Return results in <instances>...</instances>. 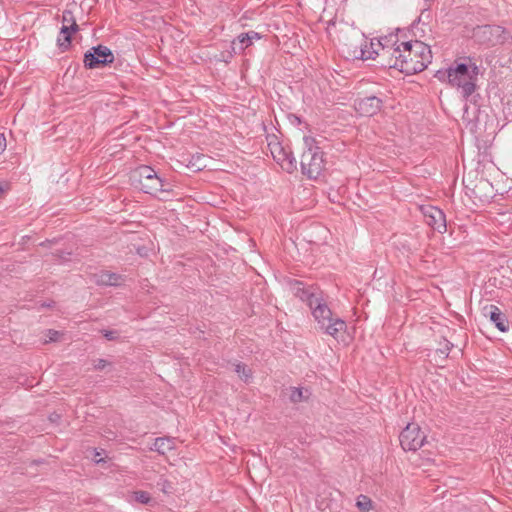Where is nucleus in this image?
<instances>
[{"instance_id":"obj_4","label":"nucleus","mask_w":512,"mask_h":512,"mask_svg":"<svg viewBox=\"0 0 512 512\" xmlns=\"http://www.w3.org/2000/svg\"><path fill=\"white\" fill-rule=\"evenodd\" d=\"M473 38L487 46L505 45L512 40V32L499 25H481L473 29Z\"/></svg>"},{"instance_id":"obj_3","label":"nucleus","mask_w":512,"mask_h":512,"mask_svg":"<svg viewBox=\"0 0 512 512\" xmlns=\"http://www.w3.org/2000/svg\"><path fill=\"white\" fill-rule=\"evenodd\" d=\"M469 63H455L446 71H438L436 77L445 81L452 87L460 90L462 96L467 99L476 90V82L479 75V67L468 58Z\"/></svg>"},{"instance_id":"obj_28","label":"nucleus","mask_w":512,"mask_h":512,"mask_svg":"<svg viewBox=\"0 0 512 512\" xmlns=\"http://www.w3.org/2000/svg\"><path fill=\"white\" fill-rule=\"evenodd\" d=\"M6 149V138L4 134H0V154Z\"/></svg>"},{"instance_id":"obj_19","label":"nucleus","mask_w":512,"mask_h":512,"mask_svg":"<svg viewBox=\"0 0 512 512\" xmlns=\"http://www.w3.org/2000/svg\"><path fill=\"white\" fill-rule=\"evenodd\" d=\"M289 398H290L291 402L299 403V402H302L304 400H307L308 399V395H304V391H303L302 388L292 387Z\"/></svg>"},{"instance_id":"obj_6","label":"nucleus","mask_w":512,"mask_h":512,"mask_svg":"<svg viewBox=\"0 0 512 512\" xmlns=\"http://www.w3.org/2000/svg\"><path fill=\"white\" fill-rule=\"evenodd\" d=\"M133 177L138 181L145 193L155 194L157 192L169 191L165 188L163 180L150 166H140L134 171Z\"/></svg>"},{"instance_id":"obj_11","label":"nucleus","mask_w":512,"mask_h":512,"mask_svg":"<svg viewBox=\"0 0 512 512\" xmlns=\"http://www.w3.org/2000/svg\"><path fill=\"white\" fill-rule=\"evenodd\" d=\"M273 159L288 173L297 169L296 159L291 152L287 151L279 142L269 143Z\"/></svg>"},{"instance_id":"obj_27","label":"nucleus","mask_w":512,"mask_h":512,"mask_svg":"<svg viewBox=\"0 0 512 512\" xmlns=\"http://www.w3.org/2000/svg\"><path fill=\"white\" fill-rule=\"evenodd\" d=\"M104 337L107 340H114V339L117 338V332L116 331H105L104 332Z\"/></svg>"},{"instance_id":"obj_29","label":"nucleus","mask_w":512,"mask_h":512,"mask_svg":"<svg viewBox=\"0 0 512 512\" xmlns=\"http://www.w3.org/2000/svg\"><path fill=\"white\" fill-rule=\"evenodd\" d=\"M245 34L249 36V41H250L251 43H252V41H253L254 39H258V38H259V34H258L257 32H255V31H250V32L245 33Z\"/></svg>"},{"instance_id":"obj_32","label":"nucleus","mask_w":512,"mask_h":512,"mask_svg":"<svg viewBox=\"0 0 512 512\" xmlns=\"http://www.w3.org/2000/svg\"><path fill=\"white\" fill-rule=\"evenodd\" d=\"M3 191L4 190H3L2 186H0V195L3 193Z\"/></svg>"},{"instance_id":"obj_33","label":"nucleus","mask_w":512,"mask_h":512,"mask_svg":"<svg viewBox=\"0 0 512 512\" xmlns=\"http://www.w3.org/2000/svg\"><path fill=\"white\" fill-rule=\"evenodd\" d=\"M42 306H47V307H49V306H50V304L42 303Z\"/></svg>"},{"instance_id":"obj_26","label":"nucleus","mask_w":512,"mask_h":512,"mask_svg":"<svg viewBox=\"0 0 512 512\" xmlns=\"http://www.w3.org/2000/svg\"><path fill=\"white\" fill-rule=\"evenodd\" d=\"M136 498L139 502L143 503V504H147L149 501H150V497L149 495L146 493V492H137L136 493Z\"/></svg>"},{"instance_id":"obj_20","label":"nucleus","mask_w":512,"mask_h":512,"mask_svg":"<svg viewBox=\"0 0 512 512\" xmlns=\"http://www.w3.org/2000/svg\"><path fill=\"white\" fill-rule=\"evenodd\" d=\"M235 372L244 381H248V379L251 377V371L247 369L246 365L242 363H238L235 365Z\"/></svg>"},{"instance_id":"obj_16","label":"nucleus","mask_w":512,"mask_h":512,"mask_svg":"<svg viewBox=\"0 0 512 512\" xmlns=\"http://www.w3.org/2000/svg\"><path fill=\"white\" fill-rule=\"evenodd\" d=\"M153 449L160 454L174 449V440L169 437H159L154 441Z\"/></svg>"},{"instance_id":"obj_12","label":"nucleus","mask_w":512,"mask_h":512,"mask_svg":"<svg viewBox=\"0 0 512 512\" xmlns=\"http://www.w3.org/2000/svg\"><path fill=\"white\" fill-rule=\"evenodd\" d=\"M422 214L425 218L427 225L432 227L439 233H444L447 230L446 217L442 210L437 207L427 205L421 206Z\"/></svg>"},{"instance_id":"obj_9","label":"nucleus","mask_w":512,"mask_h":512,"mask_svg":"<svg viewBox=\"0 0 512 512\" xmlns=\"http://www.w3.org/2000/svg\"><path fill=\"white\" fill-rule=\"evenodd\" d=\"M114 61L112 51L103 45L94 46L84 54V65L88 69H95Z\"/></svg>"},{"instance_id":"obj_13","label":"nucleus","mask_w":512,"mask_h":512,"mask_svg":"<svg viewBox=\"0 0 512 512\" xmlns=\"http://www.w3.org/2000/svg\"><path fill=\"white\" fill-rule=\"evenodd\" d=\"M382 106V100L376 96H368L356 99L354 107L356 111L362 116H373L377 114Z\"/></svg>"},{"instance_id":"obj_25","label":"nucleus","mask_w":512,"mask_h":512,"mask_svg":"<svg viewBox=\"0 0 512 512\" xmlns=\"http://www.w3.org/2000/svg\"><path fill=\"white\" fill-rule=\"evenodd\" d=\"M60 336L61 333L59 331L50 329L47 331L48 340H46V342H56L59 340Z\"/></svg>"},{"instance_id":"obj_2","label":"nucleus","mask_w":512,"mask_h":512,"mask_svg":"<svg viewBox=\"0 0 512 512\" xmlns=\"http://www.w3.org/2000/svg\"><path fill=\"white\" fill-rule=\"evenodd\" d=\"M294 291L297 297L307 303L324 333L336 338L338 333L346 330V322L333 314L321 291L313 287L306 288L300 282L296 283Z\"/></svg>"},{"instance_id":"obj_24","label":"nucleus","mask_w":512,"mask_h":512,"mask_svg":"<svg viewBox=\"0 0 512 512\" xmlns=\"http://www.w3.org/2000/svg\"><path fill=\"white\" fill-rule=\"evenodd\" d=\"M204 160V156L203 155H198L193 162H191V166L192 167H195L196 170H201L203 169L206 165L205 163L203 162Z\"/></svg>"},{"instance_id":"obj_17","label":"nucleus","mask_w":512,"mask_h":512,"mask_svg":"<svg viewBox=\"0 0 512 512\" xmlns=\"http://www.w3.org/2000/svg\"><path fill=\"white\" fill-rule=\"evenodd\" d=\"M250 45L251 42L249 41V36L242 33L232 42V50L234 53L241 52Z\"/></svg>"},{"instance_id":"obj_14","label":"nucleus","mask_w":512,"mask_h":512,"mask_svg":"<svg viewBox=\"0 0 512 512\" xmlns=\"http://www.w3.org/2000/svg\"><path fill=\"white\" fill-rule=\"evenodd\" d=\"M95 283L106 286H119L123 282V277L119 274L109 271H100L94 275Z\"/></svg>"},{"instance_id":"obj_8","label":"nucleus","mask_w":512,"mask_h":512,"mask_svg":"<svg viewBox=\"0 0 512 512\" xmlns=\"http://www.w3.org/2000/svg\"><path fill=\"white\" fill-rule=\"evenodd\" d=\"M426 436L418 424L409 423L400 433L399 441L405 451H416L424 445Z\"/></svg>"},{"instance_id":"obj_22","label":"nucleus","mask_w":512,"mask_h":512,"mask_svg":"<svg viewBox=\"0 0 512 512\" xmlns=\"http://www.w3.org/2000/svg\"><path fill=\"white\" fill-rule=\"evenodd\" d=\"M112 366V364L107 361L106 359H96V360H93V368L95 370H99V371H102V370H105L107 367H110Z\"/></svg>"},{"instance_id":"obj_23","label":"nucleus","mask_w":512,"mask_h":512,"mask_svg":"<svg viewBox=\"0 0 512 512\" xmlns=\"http://www.w3.org/2000/svg\"><path fill=\"white\" fill-rule=\"evenodd\" d=\"M453 347V344L449 341H445L444 346L442 348L437 349L436 353L439 354L442 358H447L449 355V351Z\"/></svg>"},{"instance_id":"obj_15","label":"nucleus","mask_w":512,"mask_h":512,"mask_svg":"<svg viewBox=\"0 0 512 512\" xmlns=\"http://www.w3.org/2000/svg\"><path fill=\"white\" fill-rule=\"evenodd\" d=\"M489 317L490 320L495 324V326L501 331L506 332L508 330V325L505 316L502 314L501 310L495 306L490 305L489 307Z\"/></svg>"},{"instance_id":"obj_30","label":"nucleus","mask_w":512,"mask_h":512,"mask_svg":"<svg viewBox=\"0 0 512 512\" xmlns=\"http://www.w3.org/2000/svg\"><path fill=\"white\" fill-rule=\"evenodd\" d=\"M355 32L353 35L349 38V42H345L344 44H348L350 49H355L356 42L354 40Z\"/></svg>"},{"instance_id":"obj_1","label":"nucleus","mask_w":512,"mask_h":512,"mask_svg":"<svg viewBox=\"0 0 512 512\" xmlns=\"http://www.w3.org/2000/svg\"><path fill=\"white\" fill-rule=\"evenodd\" d=\"M380 55L389 56L387 66L406 74L422 72L432 58L430 47L418 40L402 42L394 48L382 46Z\"/></svg>"},{"instance_id":"obj_31","label":"nucleus","mask_w":512,"mask_h":512,"mask_svg":"<svg viewBox=\"0 0 512 512\" xmlns=\"http://www.w3.org/2000/svg\"><path fill=\"white\" fill-rule=\"evenodd\" d=\"M58 418H59V415H54V416L50 417V420L51 421H56V419H58Z\"/></svg>"},{"instance_id":"obj_18","label":"nucleus","mask_w":512,"mask_h":512,"mask_svg":"<svg viewBox=\"0 0 512 512\" xmlns=\"http://www.w3.org/2000/svg\"><path fill=\"white\" fill-rule=\"evenodd\" d=\"M356 507L360 512H370L374 509V504L368 496L361 494L357 497Z\"/></svg>"},{"instance_id":"obj_10","label":"nucleus","mask_w":512,"mask_h":512,"mask_svg":"<svg viewBox=\"0 0 512 512\" xmlns=\"http://www.w3.org/2000/svg\"><path fill=\"white\" fill-rule=\"evenodd\" d=\"M79 29L76 19L70 10L63 11L62 27L57 42L60 48L67 49L71 43V36Z\"/></svg>"},{"instance_id":"obj_5","label":"nucleus","mask_w":512,"mask_h":512,"mask_svg":"<svg viewBox=\"0 0 512 512\" xmlns=\"http://www.w3.org/2000/svg\"><path fill=\"white\" fill-rule=\"evenodd\" d=\"M324 153L317 146L309 147L301 156L302 173L310 179H317L325 167Z\"/></svg>"},{"instance_id":"obj_21","label":"nucleus","mask_w":512,"mask_h":512,"mask_svg":"<svg viewBox=\"0 0 512 512\" xmlns=\"http://www.w3.org/2000/svg\"><path fill=\"white\" fill-rule=\"evenodd\" d=\"M157 487L165 494H170L174 491L173 483L167 479H160L157 482Z\"/></svg>"},{"instance_id":"obj_7","label":"nucleus","mask_w":512,"mask_h":512,"mask_svg":"<svg viewBox=\"0 0 512 512\" xmlns=\"http://www.w3.org/2000/svg\"><path fill=\"white\" fill-rule=\"evenodd\" d=\"M354 40L355 49H350L348 44L342 45V52L346 58L367 60L374 59V54L379 55L378 51L372 49L373 43L368 42L363 34L355 32Z\"/></svg>"}]
</instances>
